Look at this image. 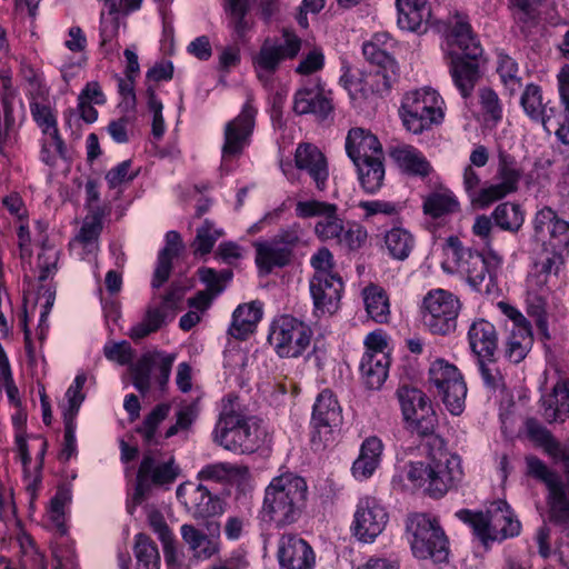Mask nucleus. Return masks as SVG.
<instances>
[{"instance_id": "obj_52", "label": "nucleus", "mask_w": 569, "mask_h": 569, "mask_svg": "<svg viewBox=\"0 0 569 569\" xmlns=\"http://www.w3.org/2000/svg\"><path fill=\"white\" fill-rule=\"evenodd\" d=\"M134 556L137 569H159L160 555L156 543L146 533L134 537Z\"/></svg>"}, {"instance_id": "obj_31", "label": "nucleus", "mask_w": 569, "mask_h": 569, "mask_svg": "<svg viewBox=\"0 0 569 569\" xmlns=\"http://www.w3.org/2000/svg\"><path fill=\"white\" fill-rule=\"evenodd\" d=\"M346 151L352 162L383 156L382 146L378 138L369 130L352 128L346 137Z\"/></svg>"}, {"instance_id": "obj_62", "label": "nucleus", "mask_w": 569, "mask_h": 569, "mask_svg": "<svg viewBox=\"0 0 569 569\" xmlns=\"http://www.w3.org/2000/svg\"><path fill=\"white\" fill-rule=\"evenodd\" d=\"M511 192L500 182L485 186L469 197L471 203L479 208H487L491 203L507 197Z\"/></svg>"}, {"instance_id": "obj_38", "label": "nucleus", "mask_w": 569, "mask_h": 569, "mask_svg": "<svg viewBox=\"0 0 569 569\" xmlns=\"http://www.w3.org/2000/svg\"><path fill=\"white\" fill-rule=\"evenodd\" d=\"M104 210L97 208V210L87 216L83 220L79 233L70 242V247L76 249L81 247L86 253H94L98 250V239L102 231V218Z\"/></svg>"}, {"instance_id": "obj_18", "label": "nucleus", "mask_w": 569, "mask_h": 569, "mask_svg": "<svg viewBox=\"0 0 569 569\" xmlns=\"http://www.w3.org/2000/svg\"><path fill=\"white\" fill-rule=\"evenodd\" d=\"M532 240L541 251L569 252V221L549 206L538 209L532 218Z\"/></svg>"}, {"instance_id": "obj_17", "label": "nucleus", "mask_w": 569, "mask_h": 569, "mask_svg": "<svg viewBox=\"0 0 569 569\" xmlns=\"http://www.w3.org/2000/svg\"><path fill=\"white\" fill-rule=\"evenodd\" d=\"M295 212L301 219L318 218L313 232L323 242L336 243L347 224L339 214L338 206L327 201L317 199L297 201Z\"/></svg>"}, {"instance_id": "obj_55", "label": "nucleus", "mask_w": 569, "mask_h": 569, "mask_svg": "<svg viewBox=\"0 0 569 569\" xmlns=\"http://www.w3.org/2000/svg\"><path fill=\"white\" fill-rule=\"evenodd\" d=\"M497 72L500 77L505 88L509 91L510 96L521 88V78L519 77V67L517 61L509 54L500 51L497 54Z\"/></svg>"}, {"instance_id": "obj_20", "label": "nucleus", "mask_w": 569, "mask_h": 569, "mask_svg": "<svg viewBox=\"0 0 569 569\" xmlns=\"http://www.w3.org/2000/svg\"><path fill=\"white\" fill-rule=\"evenodd\" d=\"M386 508L375 497L366 496L359 499L351 530L361 542L371 543L382 533L388 523Z\"/></svg>"}, {"instance_id": "obj_21", "label": "nucleus", "mask_w": 569, "mask_h": 569, "mask_svg": "<svg viewBox=\"0 0 569 569\" xmlns=\"http://www.w3.org/2000/svg\"><path fill=\"white\" fill-rule=\"evenodd\" d=\"M31 91L29 92L30 112L32 119L41 129L42 133L52 139V147L54 153L59 157H66V147L62 138L59 134L57 117L52 109L42 103L48 97V90L37 79L29 80Z\"/></svg>"}, {"instance_id": "obj_29", "label": "nucleus", "mask_w": 569, "mask_h": 569, "mask_svg": "<svg viewBox=\"0 0 569 569\" xmlns=\"http://www.w3.org/2000/svg\"><path fill=\"white\" fill-rule=\"evenodd\" d=\"M381 38L387 39V33L375 34L370 41L363 44L362 53L367 61L377 67L376 74L382 77L383 86L390 88L397 80L398 64L389 52L390 46H386V48L378 46Z\"/></svg>"}, {"instance_id": "obj_19", "label": "nucleus", "mask_w": 569, "mask_h": 569, "mask_svg": "<svg viewBox=\"0 0 569 569\" xmlns=\"http://www.w3.org/2000/svg\"><path fill=\"white\" fill-rule=\"evenodd\" d=\"M300 49L301 39L289 31L283 32V43L281 44H274L266 40L253 60L258 79L264 86L269 84L280 62L284 59L295 58Z\"/></svg>"}, {"instance_id": "obj_5", "label": "nucleus", "mask_w": 569, "mask_h": 569, "mask_svg": "<svg viewBox=\"0 0 569 569\" xmlns=\"http://www.w3.org/2000/svg\"><path fill=\"white\" fill-rule=\"evenodd\" d=\"M399 117L407 131L421 134L443 121L445 101L431 87L410 90L401 99Z\"/></svg>"}, {"instance_id": "obj_50", "label": "nucleus", "mask_w": 569, "mask_h": 569, "mask_svg": "<svg viewBox=\"0 0 569 569\" xmlns=\"http://www.w3.org/2000/svg\"><path fill=\"white\" fill-rule=\"evenodd\" d=\"M167 311L160 306H149L142 320L129 330L132 340H140L158 331L166 321Z\"/></svg>"}, {"instance_id": "obj_49", "label": "nucleus", "mask_w": 569, "mask_h": 569, "mask_svg": "<svg viewBox=\"0 0 569 569\" xmlns=\"http://www.w3.org/2000/svg\"><path fill=\"white\" fill-rule=\"evenodd\" d=\"M495 224L502 230L517 232L525 222V212L513 202L498 204L491 213Z\"/></svg>"}, {"instance_id": "obj_35", "label": "nucleus", "mask_w": 569, "mask_h": 569, "mask_svg": "<svg viewBox=\"0 0 569 569\" xmlns=\"http://www.w3.org/2000/svg\"><path fill=\"white\" fill-rule=\"evenodd\" d=\"M388 353H363L360 372L367 388L376 390L385 383L389 371Z\"/></svg>"}, {"instance_id": "obj_4", "label": "nucleus", "mask_w": 569, "mask_h": 569, "mask_svg": "<svg viewBox=\"0 0 569 569\" xmlns=\"http://www.w3.org/2000/svg\"><path fill=\"white\" fill-rule=\"evenodd\" d=\"M456 517L469 525L482 545L502 541L520 533L521 523L505 500L492 501L486 511L460 509Z\"/></svg>"}, {"instance_id": "obj_7", "label": "nucleus", "mask_w": 569, "mask_h": 569, "mask_svg": "<svg viewBox=\"0 0 569 569\" xmlns=\"http://www.w3.org/2000/svg\"><path fill=\"white\" fill-rule=\"evenodd\" d=\"M462 302L452 292L437 288L429 290L420 306L421 321L432 335L449 336L457 330Z\"/></svg>"}, {"instance_id": "obj_14", "label": "nucleus", "mask_w": 569, "mask_h": 569, "mask_svg": "<svg viewBox=\"0 0 569 569\" xmlns=\"http://www.w3.org/2000/svg\"><path fill=\"white\" fill-rule=\"evenodd\" d=\"M342 409L329 389L321 391L313 405L311 416V443L316 450H322L335 441V433L342 425Z\"/></svg>"}, {"instance_id": "obj_15", "label": "nucleus", "mask_w": 569, "mask_h": 569, "mask_svg": "<svg viewBox=\"0 0 569 569\" xmlns=\"http://www.w3.org/2000/svg\"><path fill=\"white\" fill-rule=\"evenodd\" d=\"M257 108L248 99L240 113L228 121L223 130V143L221 147L222 168L241 157L246 148L250 146L256 124Z\"/></svg>"}, {"instance_id": "obj_48", "label": "nucleus", "mask_w": 569, "mask_h": 569, "mask_svg": "<svg viewBox=\"0 0 569 569\" xmlns=\"http://www.w3.org/2000/svg\"><path fill=\"white\" fill-rule=\"evenodd\" d=\"M496 176L499 182L513 193L518 190L522 170L512 154L505 150H499Z\"/></svg>"}, {"instance_id": "obj_59", "label": "nucleus", "mask_w": 569, "mask_h": 569, "mask_svg": "<svg viewBox=\"0 0 569 569\" xmlns=\"http://www.w3.org/2000/svg\"><path fill=\"white\" fill-rule=\"evenodd\" d=\"M156 363V352L146 353L130 367L132 383L142 395H146L150 389L151 371Z\"/></svg>"}, {"instance_id": "obj_53", "label": "nucleus", "mask_w": 569, "mask_h": 569, "mask_svg": "<svg viewBox=\"0 0 569 569\" xmlns=\"http://www.w3.org/2000/svg\"><path fill=\"white\" fill-rule=\"evenodd\" d=\"M477 367L485 387L496 393L506 389L505 377L498 366V355L495 357L478 358Z\"/></svg>"}, {"instance_id": "obj_26", "label": "nucleus", "mask_w": 569, "mask_h": 569, "mask_svg": "<svg viewBox=\"0 0 569 569\" xmlns=\"http://www.w3.org/2000/svg\"><path fill=\"white\" fill-rule=\"evenodd\" d=\"M297 169L305 171L318 191L327 189L329 180V167L325 154L312 143H300L295 152Z\"/></svg>"}, {"instance_id": "obj_33", "label": "nucleus", "mask_w": 569, "mask_h": 569, "mask_svg": "<svg viewBox=\"0 0 569 569\" xmlns=\"http://www.w3.org/2000/svg\"><path fill=\"white\" fill-rule=\"evenodd\" d=\"M182 249L183 243L180 233L174 230L168 231L166 233V244L158 253L157 266L151 281L153 289L160 288L168 281L172 269V260L179 256Z\"/></svg>"}, {"instance_id": "obj_47", "label": "nucleus", "mask_w": 569, "mask_h": 569, "mask_svg": "<svg viewBox=\"0 0 569 569\" xmlns=\"http://www.w3.org/2000/svg\"><path fill=\"white\" fill-rule=\"evenodd\" d=\"M182 539L189 545L194 556L199 559H209L219 550L218 542L210 539L192 525L181 527Z\"/></svg>"}, {"instance_id": "obj_63", "label": "nucleus", "mask_w": 569, "mask_h": 569, "mask_svg": "<svg viewBox=\"0 0 569 569\" xmlns=\"http://www.w3.org/2000/svg\"><path fill=\"white\" fill-rule=\"evenodd\" d=\"M397 399L399 401L403 420L410 417L407 409L416 410L420 402H422L427 395L420 389L409 386L401 385L396 391Z\"/></svg>"}, {"instance_id": "obj_42", "label": "nucleus", "mask_w": 569, "mask_h": 569, "mask_svg": "<svg viewBox=\"0 0 569 569\" xmlns=\"http://www.w3.org/2000/svg\"><path fill=\"white\" fill-rule=\"evenodd\" d=\"M383 243L391 259L405 261L411 254L416 246V239L409 230L402 227H393L385 232Z\"/></svg>"}, {"instance_id": "obj_51", "label": "nucleus", "mask_w": 569, "mask_h": 569, "mask_svg": "<svg viewBox=\"0 0 569 569\" xmlns=\"http://www.w3.org/2000/svg\"><path fill=\"white\" fill-rule=\"evenodd\" d=\"M543 417L548 422L563 421L569 413V392L563 387H555L553 392L542 400Z\"/></svg>"}, {"instance_id": "obj_28", "label": "nucleus", "mask_w": 569, "mask_h": 569, "mask_svg": "<svg viewBox=\"0 0 569 569\" xmlns=\"http://www.w3.org/2000/svg\"><path fill=\"white\" fill-rule=\"evenodd\" d=\"M467 340L476 359L498 355V331L490 321L483 318H478L470 323Z\"/></svg>"}, {"instance_id": "obj_32", "label": "nucleus", "mask_w": 569, "mask_h": 569, "mask_svg": "<svg viewBox=\"0 0 569 569\" xmlns=\"http://www.w3.org/2000/svg\"><path fill=\"white\" fill-rule=\"evenodd\" d=\"M389 156L406 173L425 178L431 172L427 158L411 144H397L389 148Z\"/></svg>"}, {"instance_id": "obj_24", "label": "nucleus", "mask_w": 569, "mask_h": 569, "mask_svg": "<svg viewBox=\"0 0 569 569\" xmlns=\"http://www.w3.org/2000/svg\"><path fill=\"white\" fill-rule=\"evenodd\" d=\"M330 91H326L319 82L308 83L298 89L293 97V111L299 114H313L325 120L332 112Z\"/></svg>"}, {"instance_id": "obj_12", "label": "nucleus", "mask_w": 569, "mask_h": 569, "mask_svg": "<svg viewBox=\"0 0 569 569\" xmlns=\"http://www.w3.org/2000/svg\"><path fill=\"white\" fill-rule=\"evenodd\" d=\"M312 330L303 321L283 315L273 320L268 336L269 343L281 358H298L309 348Z\"/></svg>"}, {"instance_id": "obj_36", "label": "nucleus", "mask_w": 569, "mask_h": 569, "mask_svg": "<svg viewBox=\"0 0 569 569\" xmlns=\"http://www.w3.org/2000/svg\"><path fill=\"white\" fill-rule=\"evenodd\" d=\"M450 74L453 83L463 98L471 96L479 79V66L477 60L452 57Z\"/></svg>"}, {"instance_id": "obj_6", "label": "nucleus", "mask_w": 569, "mask_h": 569, "mask_svg": "<svg viewBox=\"0 0 569 569\" xmlns=\"http://www.w3.org/2000/svg\"><path fill=\"white\" fill-rule=\"evenodd\" d=\"M407 532L411 551L417 559H431L437 563L448 560V540L436 519L425 513L412 515L407 521Z\"/></svg>"}, {"instance_id": "obj_61", "label": "nucleus", "mask_w": 569, "mask_h": 569, "mask_svg": "<svg viewBox=\"0 0 569 569\" xmlns=\"http://www.w3.org/2000/svg\"><path fill=\"white\" fill-rule=\"evenodd\" d=\"M358 207L363 211V220L368 221L375 216L397 217L403 209L401 202L388 200H365L358 203Z\"/></svg>"}, {"instance_id": "obj_45", "label": "nucleus", "mask_w": 569, "mask_h": 569, "mask_svg": "<svg viewBox=\"0 0 569 569\" xmlns=\"http://www.w3.org/2000/svg\"><path fill=\"white\" fill-rule=\"evenodd\" d=\"M532 343L533 336L531 327L509 329V335L505 342V357L512 363H519L526 358Z\"/></svg>"}, {"instance_id": "obj_57", "label": "nucleus", "mask_w": 569, "mask_h": 569, "mask_svg": "<svg viewBox=\"0 0 569 569\" xmlns=\"http://www.w3.org/2000/svg\"><path fill=\"white\" fill-rule=\"evenodd\" d=\"M246 472V467L232 465L230 462H216L204 466L198 472V479L224 482L236 477L242 476Z\"/></svg>"}, {"instance_id": "obj_40", "label": "nucleus", "mask_w": 569, "mask_h": 569, "mask_svg": "<svg viewBox=\"0 0 569 569\" xmlns=\"http://www.w3.org/2000/svg\"><path fill=\"white\" fill-rule=\"evenodd\" d=\"M223 10L229 28L238 39H243L253 26V21L249 17L251 0H223Z\"/></svg>"}, {"instance_id": "obj_34", "label": "nucleus", "mask_w": 569, "mask_h": 569, "mask_svg": "<svg viewBox=\"0 0 569 569\" xmlns=\"http://www.w3.org/2000/svg\"><path fill=\"white\" fill-rule=\"evenodd\" d=\"M262 318V305L257 301L237 307L232 315L229 333L236 339H246Z\"/></svg>"}, {"instance_id": "obj_44", "label": "nucleus", "mask_w": 569, "mask_h": 569, "mask_svg": "<svg viewBox=\"0 0 569 569\" xmlns=\"http://www.w3.org/2000/svg\"><path fill=\"white\" fill-rule=\"evenodd\" d=\"M459 210V201L449 190L433 191L423 197L422 211L433 219L443 218Z\"/></svg>"}, {"instance_id": "obj_41", "label": "nucleus", "mask_w": 569, "mask_h": 569, "mask_svg": "<svg viewBox=\"0 0 569 569\" xmlns=\"http://www.w3.org/2000/svg\"><path fill=\"white\" fill-rule=\"evenodd\" d=\"M368 316L378 323L388 322L390 316L389 297L386 290L375 283H370L361 292Z\"/></svg>"}, {"instance_id": "obj_9", "label": "nucleus", "mask_w": 569, "mask_h": 569, "mask_svg": "<svg viewBox=\"0 0 569 569\" xmlns=\"http://www.w3.org/2000/svg\"><path fill=\"white\" fill-rule=\"evenodd\" d=\"M447 243L452 251V260L458 272L466 278L467 283L476 291H481V286L487 278L491 280L501 267L502 257L491 249L485 256L479 251L463 247L458 237H449Z\"/></svg>"}, {"instance_id": "obj_54", "label": "nucleus", "mask_w": 569, "mask_h": 569, "mask_svg": "<svg viewBox=\"0 0 569 569\" xmlns=\"http://www.w3.org/2000/svg\"><path fill=\"white\" fill-rule=\"evenodd\" d=\"M71 501V491L68 488H59L50 499L47 516L52 526L61 536L67 533L66 508Z\"/></svg>"}, {"instance_id": "obj_58", "label": "nucleus", "mask_w": 569, "mask_h": 569, "mask_svg": "<svg viewBox=\"0 0 569 569\" xmlns=\"http://www.w3.org/2000/svg\"><path fill=\"white\" fill-rule=\"evenodd\" d=\"M17 94V91L0 92V152L3 151L10 131L16 124L12 103Z\"/></svg>"}, {"instance_id": "obj_10", "label": "nucleus", "mask_w": 569, "mask_h": 569, "mask_svg": "<svg viewBox=\"0 0 569 569\" xmlns=\"http://www.w3.org/2000/svg\"><path fill=\"white\" fill-rule=\"evenodd\" d=\"M520 107L523 113L536 124H541L543 129L550 132L555 130V134L559 141L569 146L567 134V121L563 109L557 108L551 99L545 96L542 88L533 82L527 83L520 94Z\"/></svg>"}, {"instance_id": "obj_46", "label": "nucleus", "mask_w": 569, "mask_h": 569, "mask_svg": "<svg viewBox=\"0 0 569 569\" xmlns=\"http://www.w3.org/2000/svg\"><path fill=\"white\" fill-rule=\"evenodd\" d=\"M171 410L169 403L157 405L146 417L141 425L136 428V432L142 438L144 445H157L158 428L168 418Z\"/></svg>"}, {"instance_id": "obj_23", "label": "nucleus", "mask_w": 569, "mask_h": 569, "mask_svg": "<svg viewBox=\"0 0 569 569\" xmlns=\"http://www.w3.org/2000/svg\"><path fill=\"white\" fill-rule=\"evenodd\" d=\"M281 569H313L316 555L311 546L297 535H283L277 552Z\"/></svg>"}, {"instance_id": "obj_13", "label": "nucleus", "mask_w": 569, "mask_h": 569, "mask_svg": "<svg viewBox=\"0 0 569 569\" xmlns=\"http://www.w3.org/2000/svg\"><path fill=\"white\" fill-rule=\"evenodd\" d=\"M526 465L528 475L543 482L548 489L550 520L568 530L569 536V499L560 476L535 456L527 457Z\"/></svg>"}, {"instance_id": "obj_27", "label": "nucleus", "mask_w": 569, "mask_h": 569, "mask_svg": "<svg viewBox=\"0 0 569 569\" xmlns=\"http://www.w3.org/2000/svg\"><path fill=\"white\" fill-rule=\"evenodd\" d=\"M450 23L451 29L448 36V41L452 48L453 57H457L458 54V57L470 60H477L481 57V44L472 32L467 16L456 13Z\"/></svg>"}, {"instance_id": "obj_39", "label": "nucleus", "mask_w": 569, "mask_h": 569, "mask_svg": "<svg viewBox=\"0 0 569 569\" xmlns=\"http://www.w3.org/2000/svg\"><path fill=\"white\" fill-rule=\"evenodd\" d=\"M410 417L403 421L407 428L421 437L431 436L437 429L438 417L428 397L420 402L416 410L407 409Z\"/></svg>"}, {"instance_id": "obj_1", "label": "nucleus", "mask_w": 569, "mask_h": 569, "mask_svg": "<svg viewBox=\"0 0 569 569\" xmlns=\"http://www.w3.org/2000/svg\"><path fill=\"white\" fill-rule=\"evenodd\" d=\"M426 461H410L406 476L411 486L421 489L430 498H442L458 487L463 479L461 458L450 455L439 438L427 443Z\"/></svg>"}, {"instance_id": "obj_30", "label": "nucleus", "mask_w": 569, "mask_h": 569, "mask_svg": "<svg viewBox=\"0 0 569 569\" xmlns=\"http://www.w3.org/2000/svg\"><path fill=\"white\" fill-rule=\"evenodd\" d=\"M398 26L402 30L425 32L431 18V9L427 0H396Z\"/></svg>"}, {"instance_id": "obj_3", "label": "nucleus", "mask_w": 569, "mask_h": 569, "mask_svg": "<svg viewBox=\"0 0 569 569\" xmlns=\"http://www.w3.org/2000/svg\"><path fill=\"white\" fill-rule=\"evenodd\" d=\"M307 500L306 479L293 472H283L273 477L266 487L260 518L276 528H284L300 519Z\"/></svg>"}, {"instance_id": "obj_60", "label": "nucleus", "mask_w": 569, "mask_h": 569, "mask_svg": "<svg viewBox=\"0 0 569 569\" xmlns=\"http://www.w3.org/2000/svg\"><path fill=\"white\" fill-rule=\"evenodd\" d=\"M223 234L221 229L214 228L213 223L204 220L197 229V234L191 243L194 254L206 256L211 252L217 240Z\"/></svg>"}, {"instance_id": "obj_64", "label": "nucleus", "mask_w": 569, "mask_h": 569, "mask_svg": "<svg viewBox=\"0 0 569 569\" xmlns=\"http://www.w3.org/2000/svg\"><path fill=\"white\" fill-rule=\"evenodd\" d=\"M310 264L313 268L312 277H329L339 274L335 270V259L332 252L322 247L318 249L310 258Z\"/></svg>"}, {"instance_id": "obj_43", "label": "nucleus", "mask_w": 569, "mask_h": 569, "mask_svg": "<svg viewBox=\"0 0 569 569\" xmlns=\"http://www.w3.org/2000/svg\"><path fill=\"white\" fill-rule=\"evenodd\" d=\"M357 168L358 179L367 193H376L380 190L385 180L383 156H375L371 159L353 162Z\"/></svg>"}, {"instance_id": "obj_8", "label": "nucleus", "mask_w": 569, "mask_h": 569, "mask_svg": "<svg viewBox=\"0 0 569 569\" xmlns=\"http://www.w3.org/2000/svg\"><path fill=\"white\" fill-rule=\"evenodd\" d=\"M180 475L174 457L159 450L144 452L137 472L133 502L140 505L151 495L152 488L169 489Z\"/></svg>"}, {"instance_id": "obj_37", "label": "nucleus", "mask_w": 569, "mask_h": 569, "mask_svg": "<svg viewBox=\"0 0 569 569\" xmlns=\"http://www.w3.org/2000/svg\"><path fill=\"white\" fill-rule=\"evenodd\" d=\"M383 445L377 437L367 438L360 448V455L352 465V473L357 479L369 478L380 463Z\"/></svg>"}, {"instance_id": "obj_56", "label": "nucleus", "mask_w": 569, "mask_h": 569, "mask_svg": "<svg viewBox=\"0 0 569 569\" xmlns=\"http://www.w3.org/2000/svg\"><path fill=\"white\" fill-rule=\"evenodd\" d=\"M368 238L369 233L365 226L357 221H348L336 243L348 252H358L367 244Z\"/></svg>"}, {"instance_id": "obj_11", "label": "nucleus", "mask_w": 569, "mask_h": 569, "mask_svg": "<svg viewBox=\"0 0 569 569\" xmlns=\"http://www.w3.org/2000/svg\"><path fill=\"white\" fill-rule=\"evenodd\" d=\"M301 228L298 223L279 230L272 238L253 243L254 262L262 276L270 274L274 269L289 266L293 250L300 241Z\"/></svg>"}, {"instance_id": "obj_2", "label": "nucleus", "mask_w": 569, "mask_h": 569, "mask_svg": "<svg viewBox=\"0 0 569 569\" xmlns=\"http://www.w3.org/2000/svg\"><path fill=\"white\" fill-rule=\"evenodd\" d=\"M212 439L226 450L252 453L268 441V431L259 419L240 409L238 397L229 396L222 400Z\"/></svg>"}, {"instance_id": "obj_25", "label": "nucleus", "mask_w": 569, "mask_h": 569, "mask_svg": "<svg viewBox=\"0 0 569 569\" xmlns=\"http://www.w3.org/2000/svg\"><path fill=\"white\" fill-rule=\"evenodd\" d=\"M309 289L317 316L332 315L338 310L343 291V281L340 274L311 277Z\"/></svg>"}, {"instance_id": "obj_22", "label": "nucleus", "mask_w": 569, "mask_h": 569, "mask_svg": "<svg viewBox=\"0 0 569 569\" xmlns=\"http://www.w3.org/2000/svg\"><path fill=\"white\" fill-rule=\"evenodd\" d=\"M177 498L194 519L220 516L224 511L223 500L203 485L183 482L177 488Z\"/></svg>"}, {"instance_id": "obj_16", "label": "nucleus", "mask_w": 569, "mask_h": 569, "mask_svg": "<svg viewBox=\"0 0 569 569\" xmlns=\"http://www.w3.org/2000/svg\"><path fill=\"white\" fill-rule=\"evenodd\" d=\"M429 381L437 388L450 413L459 416L465 409L467 386L458 368L437 359L429 369Z\"/></svg>"}]
</instances>
